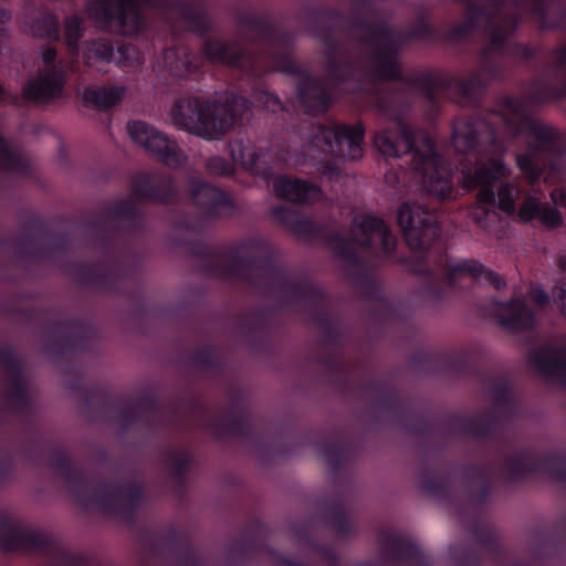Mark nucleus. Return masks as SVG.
Wrapping results in <instances>:
<instances>
[{
  "label": "nucleus",
  "mask_w": 566,
  "mask_h": 566,
  "mask_svg": "<svg viewBox=\"0 0 566 566\" xmlns=\"http://www.w3.org/2000/svg\"><path fill=\"white\" fill-rule=\"evenodd\" d=\"M565 266H566V261H565Z\"/></svg>",
  "instance_id": "obj_31"
},
{
  "label": "nucleus",
  "mask_w": 566,
  "mask_h": 566,
  "mask_svg": "<svg viewBox=\"0 0 566 566\" xmlns=\"http://www.w3.org/2000/svg\"><path fill=\"white\" fill-rule=\"evenodd\" d=\"M199 192L202 193V197H203L202 201H205V200H210V198H212L214 190L207 185H201L199 187Z\"/></svg>",
  "instance_id": "obj_25"
},
{
  "label": "nucleus",
  "mask_w": 566,
  "mask_h": 566,
  "mask_svg": "<svg viewBox=\"0 0 566 566\" xmlns=\"http://www.w3.org/2000/svg\"><path fill=\"white\" fill-rule=\"evenodd\" d=\"M128 134L134 143L158 156L168 166H179L186 160V156L174 142L144 122L128 124Z\"/></svg>",
  "instance_id": "obj_3"
},
{
  "label": "nucleus",
  "mask_w": 566,
  "mask_h": 566,
  "mask_svg": "<svg viewBox=\"0 0 566 566\" xmlns=\"http://www.w3.org/2000/svg\"><path fill=\"white\" fill-rule=\"evenodd\" d=\"M539 218L548 228H555L560 224L562 218L560 214L556 210H541Z\"/></svg>",
  "instance_id": "obj_19"
},
{
  "label": "nucleus",
  "mask_w": 566,
  "mask_h": 566,
  "mask_svg": "<svg viewBox=\"0 0 566 566\" xmlns=\"http://www.w3.org/2000/svg\"><path fill=\"white\" fill-rule=\"evenodd\" d=\"M84 59L88 66L96 67L102 71L103 65L114 59V52L108 44L104 42H94L86 46Z\"/></svg>",
  "instance_id": "obj_13"
},
{
  "label": "nucleus",
  "mask_w": 566,
  "mask_h": 566,
  "mask_svg": "<svg viewBox=\"0 0 566 566\" xmlns=\"http://www.w3.org/2000/svg\"><path fill=\"white\" fill-rule=\"evenodd\" d=\"M277 196L291 201H314L321 197V190L304 181L279 177L274 182Z\"/></svg>",
  "instance_id": "obj_8"
},
{
  "label": "nucleus",
  "mask_w": 566,
  "mask_h": 566,
  "mask_svg": "<svg viewBox=\"0 0 566 566\" xmlns=\"http://www.w3.org/2000/svg\"><path fill=\"white\" fill-rule=\"evenodd\" d=\"M415 177L423 188L440 199L450 195L451 170L439 157L429 139H423L412 153Z\"/></svg>",
  "instance_id": "obj_2"
},
{
  "label": "nucleus",
  "mask_w": 566,
  "mask_h": 566,
  "mask_svg": "<svg viewBox=\"0 0 566 566\" xmlns=\"http://www.w3.org/2000/svg\"><path fill=\"white\" fill-rule=\"evenodd\" d=\"M363 136L364 130L359 126L355 128L342 127L337 130L319 128L312 146L322 151H336L350 158H359L361 156L360 142Z\"/></svg>",
  "instance_id": "obj_4"
},
{
  "label": "nucleus",
  "mask_w": 566,
  "mask_h": 566,
  "mask_svg": "<svg viewBox=\"0 0 566 566\" xmlns=\"http://www.w3.org/2000/svg\"><path fill=\"white\" fill-rule=\"evenodd\" d=\"M458 270L462 274H469L474 279L485 280V281L492 283L493 285H495L496 287L502 286V280L496 273L486 270L485 268H483L482 265H480L478 263L463 262L458 266Z\"/></svg>",
  "instance_id": "obj_14"
},
{
  "label": "nucleus",
  "mask_w": 566,
  "mask_h": 566,
  "mask_svg": "<svg viewBox=\"0 0 566 566\" xmlns=\"http://www.w3.org/2000/svg\"><path fill=\"white\" fill-rule=\"evenodd\" d=\"M426 235H430V232H427V233H419V237H420V241L417 243V244H410L411 247H418V245H423L428 242V240L426 239Z\"/></svg>",
  "instance_id": "obj_28"
},
{
  "label": "nucleus",
  "mask_w": 566,
  "mask_h": 566,
  "mask_svg": "<svg viewBox=\"0 0 566 566\" xmlns=\"http://www.w3.org/2000/svg\"><path fill=\"white\" fill-rule=\"evenodd\" d=\"M172 55H174V52H167L166 59H169Z\"/></svg>",
  "instance_id": "obj_30"
},
{
  "label": "nucleus",
  "mask_w": 566,
  "mask_h": 566,
  "mask_svg": "<svg viewBox=\"0 0 566 566\" xmlns=\"http://www.w3.org/2000/svg\"><path fill=\"white\" fill-rule=\"evenodd\" d=\"M531 297L539 307H544L549 303V296L542 289H534Z\"/></svg>",
  "instance_id": "obj_22"
},
{
  "label": "nucleus",
  "mask_w": 566,
  "mask_h": 566,
  "mask_svg": "<svg viewBox=\"0 0 566 566\" xmlns=\"http://www.w3.org/2000/svg\"><path fill=\"white\" fill-rule=\"evenodd\" d=\"M507 175V169L500 160L492 163V170L480 167L470 180L469 186H478L480 191L478 193V201L480 205L491 203L494 199L493 188L495 182Z\"/></svg>",
  "instance_id": "obj_7"
},
{
  "label": "nucleus",
  "mask_w": 566,
  "mask_h": 566,
  "mask_svg": "<svg viewBox=\"0 0 566 566\" xmlns=\"http://www.w3.org/2000/svg\"><path fill=\"white\" fill-rule=\"evenodd\" d=\"M80 35V23L77 19H73L67 23V42L71 48L75 45V40Z\"/></svg>",
  "instance_id": "obj_21"
},
{
  "label": "nucleus",
  "mask_w": 566,
  "mask_h": 566,
  "mask_svg": "<svg viewBox=\"0 0 566 566\" xmlns=\"http://www.w3.org/2000/svg\"><path fill=\"white\" fill-rule=\"evenodd\" d=\"M427 214L420 207L405 205L398 213V221L405 231L409 244H417L420 241L419 231L427 229Z\"/></svg>",
  "instance_id": "obj_10"
},
{
  "label": "nucleus",
  "mask_w": 566,
  "mask_h": 566,
  "mask_svg": "<svg viewBox=\"0 0 566 566\" xmlns=\"http://www.w3.org/2000/svg\"><path fill=\"white\" fill-rule=\"evenodd\" d=\"M8 19H9V14L7 12H2L1 13V21L8 20Z\"/></svg>",
  "instance_id": "obj_29"
},
{
  "label": "nucleus",
  "mask_w": 566,
  "mask_h": 566,
  "mask_svg": "<svg viewBox=\"0 0 566 566\" xmlns=\"http://www.w3.org/2000/svg\"><path fill=\"white\" fill-rule=\"evenodd\" d=\"M541 210L538 200L533 197H528L520 207L517 216L522 221H530L536 216L539 217Z\"/></svg>",
  "instance_id": "obj_17"
},
{
  "label": "nucleus",
  "mask_w": 566,
  "mask_h": 566,
  "mask_svg": "<svg viewBox=\"0 0 566 566\" xmlns=\"http://www.w3.org/2000/svg\"><path fill=\"white\" fill-rule=\"evenodd\" d=\"M554 296L560 302L562 312L566 315V284L560 287H556L554 290Z\"/></svg>",
  "instance_id": "obj_24"
},
{
  "label": "nucleus",
  "mask_w": 566,
  "mask_h": 566,
  "mask_svg": "<svg viewBox=\"0 0 566 566\" xmlns=\"http://www.w3.org/2000/svg\"><path fill=\"white\" fill-rule=\"evenodd\" d=\"M517 165L520 169L531 179L534 180L539 176L541 169L534 159L528 156H518Z\"/></svg>",
  "instance_id": "obj_18"
},
{
  "label": "nucleus",
  "mask_w": 566,
  "mask_h": 566,
  "mask_svg": "<svg viewBox=\"0 0 566 566\" xmlns=\"http://www.w3.org/2000/svg\"><path fill=\"white\" fill-rule=\"evenodd\" d=\"M124 91L119 87H91L83 92V98L97 107H111L120 101Z\"/></svg>",
  "instance_id": "obj_12"
},
{
  "label": "nucleus",
  "mask_w": 566,
  "mask_h": 566,
  "mask_svg": "<svg viewBox=\"0 0 566 566\" xmlns=\"http://www.w3.org/2000/svg\"><path fill=\"white\" fill-rule=\"evenodd\" d=\"M553 200L556 202V203H562L564 201V193L562 191H555L553 195Z\"/></svg>",
  "instance_id": "obj_27"
},
{
  "label": "nucleus",
  "mask_w": 566,
  "mask_h": 566,
  "mask_svg": "<svg viewBox=\"0 0 566 566\" xmlns=\"http://www.w3.org/2000/svg\"><path fill=\"white\" fill-rule=\"evenodd\" d=\"M209 169L219 175H226L229 172V169L226 163L220 158H213L209 163Z\"/></svg>",
  "instance_id": "obj_23"
},
{
  "label": "nucleus",
  "mask_w": 566,
  "mask_h": 566,
  "mask_svg": "<svg viewBox=\"0 0 566 566\" xmlns=\"http://www.w3.org/2000/svg\"><path fill=\"white\" fill-rule=\"evenodd\" d=\"M245 101L232 102V115L226 116L224 107L209 105L197 98L182 101L172 111V119L179 127L205 139H217L224 134L237 116V108L244 107Z\"/></svg>",
  "instance_id": "obj_1"
},
{
  "label": "nucleus",
  "mask_w": 566,
  "mask_h": 566,
  "mask_svg": "<svg viewBox=\"0 0 566 566\" xmlns=\"http://www.w3.org/2000/svg\"><path fill=\"white\" fill-rule=\"evenodd\" d=\"M409 133L401 130L399 136L394 133H382L376 136L375 146L386 157H397L410 150Z\"/></svg>",
  "instance_id": "obj_11"
},
{
  "label": "nucleus",
  "mask_w": 566,
  "mask_h": 566,
  "mask_svg": "<svg viewBox=\"0 0 566 566\" xmlns=\"http://www.w3.org/2000/svg\"><path fill=\"white\" fill-rule=\"evenodd\" d=\"M497 196L499 208L506 213H513L515 210L514 201L520 196L518 189L515 187L506 186L500 189Z\"/></svg>",
  "instance_id": "obj_16"
},
{
  "label": "nucleus",
  "mask_w": 566,
  "mask_h": 566,
  "mask_svg": "<svg viewBox=\"0 0 566 566\" xmlns=\"http://www.w3.org/2000/svg\"><path fill=\"white\" fill-rule=\"evenodd\" d=\"M549 369L553 375L566 384V357L553 361Z\"/></svg>",
  "instance_id": "obj_20"
},
{
  "label": "nucleus",
  "mask_w": 566,
  "mask_h": 566,
  "mask_svg": "<svg viewBox=\"0 0 566 566\" xmlns=\"http://www.w3.org/2000/svg\"><path fill=\"white\" fill-rule=\"evenodd\" d=\"M88 12L101 23L107 24L112 21H117L120 27L126 29V32L134 31V29L128 28V24L136 20L135 3L102 2L91 6Z\"/></svg>",
  "instance_id": "obj_6"
},
{
  "label": "nucleus",
  "mask_w": 566,
  "mask_h": 566,
  "mask_svg": "<svg viewBox=\"0 0 566 566\" xmlns=\"http://www.w3.org/2000/svg\"><path fill=\"white\" fill-rule=\"evenodd\" d=\"M61 88V76L55 71H49L29 83L25 88V95L38 102H45L57 96Z\"/></svg>",
  "instance_id": "obj_9"
},
{
  "label": "nucleus",
  "mask_w": 566,
  "mask_h": 566,
  "mask_svg": "<svg viewBox=\"0 0 566 566\" xmlns=\"http://www.w3.org/2000/svg\"><path fill=\"white\" fill-rule=\"evenodd\" d=\"M506 310L512 314V317L503 321V324L518 328L524 327L531 322V313L521 303H512L507 305Z\"/></svg>",
  "instance_id": "obj_15"
},
{
  "label": "nucleus",
  "mask_w": 566,
  "mask_h": 566,
  "mask_svg": "<svg viewBox=\"0 0 566 566\" xmlns=\"http://www.w3.org/2000/svg\"><path fill=\"white\" fill-rule=\"evenodd\" d=\"M353 240L359 245L380 243L385 250H389L394 243V237L388 232L382 220L375 217H366L355 221L352 228Z\"/></svg>",
  "instance_id": "obj_5"
},
{
  "label": "nucleus",
  "mask_w": 566,
  "mask_h": 566,
  "mask_svg": "<svg viewBox=\"0 0 566 566\" xmlns=\"http://www.w3.org/2000/svg\"><path fill=\"white\" fill-rule=\"evenodd\" d=\"M42 57H43L44 62L49 63L50 61L54 60L55 51L53 49H49L43 52Z\"/></svg>",
  "instance_id": "obj_26"
}]
</instances>
